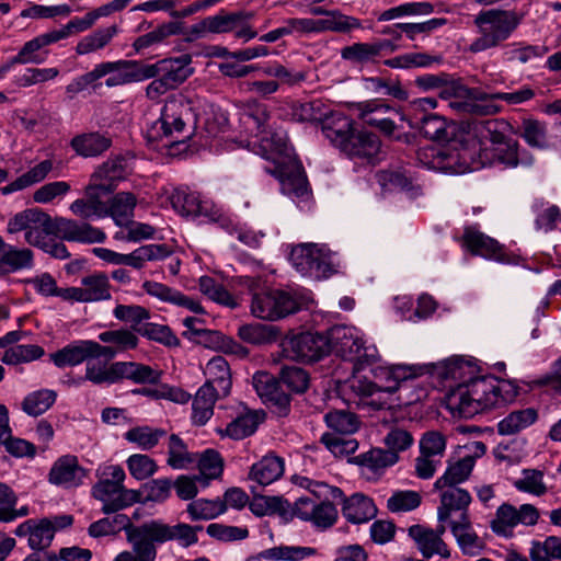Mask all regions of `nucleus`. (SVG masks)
<instances>
[{"label": "nucleus", "instance_id": "nucleus-1", "mask_svg": "<svg viewBox=\"0 0 561 561\" xmlns=\"http://www.w3.org/2000/svg\"><path fill=\"white\" fill-rule=\"evenodd\" d=\"M7 229L9 233L23 231L26 243L59 260L69 257L70 253L56 238L89 244L103 243L106 240V233L98 227L64 217L51 218L38 208H28L15 214L8 221Z\"/></svg>", "mask_w": 561, "mask_h": 561}, {"label": "nucleus", "instance_id": "nucleus-2", "mask_svg": "<svg viewBox=\"0 0 561 561\" xmlns=\"http://www.w3.org/2000/svg\"><path fill=\"white\" fill-rule=\"evenodd\" d=\"M518 388L511 381L493 376H481L459 383L446 398L448 409L460 417L476 414L512 402Z\"/></svg>", "mask_w": 561, "mask_h": 561}, {"label": "nucleus", "instance_id": "nucleus-3", "mask_svg": "<svg viewBox=\"0 0 561 561\" xmlns=\"http://www.w3.org/2000/svg\"><path fill=\"white\" fill-rule=\"evenodd\" d=\"M202 526L180 523L169 525L160 519L146 522L127 530V541L131 550L119 552L113 561H156L157 545L176 540L182 547H190L198 541L197 531Z\"/></svg>", "mask_w": 561, "mask_h": 561}, {"label": "nucleus", "instance_id": "nucleus-4", "mask_svg": "<svg viewBox=\"0 0 561 561\" xmlns=\"http://www.w3.org/2000/svg\"><path fill=\"white\" fill-rule=\"evenodd\" d=\"M250 145L256 154L274 162V169L267 171L279 179L285 194L299 198L308 197L307 180L299 167L293 164L291 173L286 169L287 160L290 161V148L283 129H275L272 126L263 128L261 133L255 134V140Z\"/></svg>", "mask_w": 561, "mask_h": 561}, {"label": "nucleus", "instance_id": "nucleus-5", "mask_svg": "<svg viewBox=\"0 0 561 561\" xmlns=\"http://www.w3.org/2000/svg\"><path fill=\"white\" fill-rule=\"evenodd\" d=\"M423 374L424 367L416 365H377L373 368L375 381L364 377H354L351 381V389L363 403L371 405L374 409H382L388 405L389 397L400 390L404 382Z\"/></svg>", "mask_w": 561, "mask_h": 561}, {"label": "nucleus", "instance_id": "nucleus-6", "mask_svg": "<svg viewBox=\"0 0 561 561\" xmlns=\"http://www.w3.org/2000/svg\"><path fill=\"white\" fill-rule=\"evenodd\" d=\"M198 105V99L184 94L168 98L159 119L147 130L148 140L154 142L163 137L174 138L176 141L190 139L196 128Z\"/></svg>", "mask_w": 561, "mask_h": 561}, {"label": "nucleus", "instance_id": "nucleus-7", "mask_svg": "<svg viewBox=\"0 0 561 561\" xmlns=\"http://www.w3.org/2000/svg\"><path fill=\"white\" fill-rule=\"evenodd\" d=\"M111 359H88L84 376L73 380L80 386L83 381H90L96 386H111L123 379L135 383L156 385L161 378V373L152 367L137 362H113Z\"/></svg>", "mask_w": 561, "mask_h": 561}, {"label": "nucleus", "instance_id": "nucleus-8", "mask_svg": "<svg viewBox=\"0 0 561 561\" xmlns=\"http://www.w3.org/2000/svg\"><path fill=\"white\" fill-rule=\"evenodd\" d=\"M294 482L298 486L308 490L314 497L321 501L319 504H316L309 497H299L295 502V515L302 520L312 522L318 527H331L337 518V510L330 500L342 499V490L302 476L295 477Z\"/></svg>", "mask_w": 561, "mask_h": 561}, {"label": "nucleus", "instance_id": "nucleus-9", "mask_svg": "<svg viewBox=\"0 0 561 561\" xmlns=\"http://www.w3.org/2000/svg\"><path fill=\"white\" fill-rule=\"evenodd\" d=\"M522 19L523 16L514 10L480 11L473 20L478 36L471 42L468 50L478 54L500 46L511 37Z\"/></svg>", "mask_w": 561, "mask_h": 561}, {"label": "nucleus", "instance_id": "nucleus-10", "mask_svg": "<svg viewBox=\"0 0 561 561\" xmlns=\"http://www.w3.org/2000/svg\"><path fill=\"white\" fill-rule=\"evenodd\" d=\"M96 477L98 482L92 488V495L102 502L101 511L104 514L116 513L139 501L138 491L124 486L126 473L121 466L100 465L96 469Z\"/></svg>", "mask_w": 561, "mask_h": 561}, {"label": "nucleus", "instance_id": "nucleus-11", "mask_svg": "<svg viewBox=\"0 0 561 561\" xmlns=\"http://www.w3.org/2000/svg\"><path fill=\"white\" fill-rule=\"evenodd\" d=\"M329 351L355 363L357 370L365 366L375 365L379 360V353L375 345H366L363 333L355 327L335 325L330 329Z\"/></svg>", "mask_w": 561, "mask_h": 561}, {"label": "nucleus", "instance_id": "nucleus-12", "mask_svg": "<svg viewBox=\"0 0 561 561\" xmlns=\"http://www.w3.org/2000/svg\"><path fill=\"white\" fill-rule=\"evenodd\" d=\"M470 129L490 146L481 142L479 158L483 165L502 164L505 168H513L518 164L517 144L504 141V135L497 130L495 121H482L473 123Z\"/></svg>", "mask_w": 561, "mask_h": 561}, {"label": "nucleus", "instance_id": "nucleus-13", "mask_svg": "<svg viewBox=\"0 0 561 561\" xmlns=\"http://www.w3.org/2000/svg\"><path fill=\"white\" fill-rule=\"evenodd\" d=\"M438 90L439 98L457 113L485 116L501 111L500 105H492L488 101L483 91L456 81H447V77Z\"/></svg>", "mask_w": 561, "mask_h": 561}, {"label": "nucleus", "instance_id": "nucleus-14", "mask_svg": "<svg viewBox=\"0 0 561 561\" xmlns=\"http://www.w3.org/2000/svg\"><path fill=\"white\" fill-rule=\"evenodd\" d=\"M301 308V299L295 293L267 289L253 294L251 313L259 319L276 321Z\"/></svg>", "mask_w": 561, "mask_h": 561}, {"label": "nucleus", "instance_id": "nucleus-15", "mask_svg": "<svg viewBox=\"0 0 561 561\" xmlns=\"http://www.w3.org/2000/svg\"><path fill=\"white\" fill-rule=\"evenodd\" d=\"M95 66L100 79L107 76L105 80L107 88L149 80L148 64L140 60L119 59L116 61H104Z\"/></svg>", "mask_w": 561, "mask_h": 561}, {"label": "nucleus", "instance_id": "nucleus-16", "mask_svg": "<svg viewBox=\"0 0 561 561\" xmlns=\"http://www.w3.org/2000/svg\"><path fill=\"white\" fill-rule=\"evenodd\" d=\"M284 355L291 360L314 362L329 353L327 336L318 333H300L286 339L283 343Z\"/></svg>", "mask_w": 561, "mask_h": 561}, {"label": "nucleus", "instance_id": "nucleus-17", "mask_svg": "<svg viewBox=\"0 0 561 561\" xmlns=\"http://www.w3.org/2000/svg\"><path fill=\"white\" fill-rule=\"evenodd\" d=\"M539 519L538 510L531 504H523L518 508L504 503L495 513V517L491 522V529L500 536H512L514 527L517 525L533 526Z\"/></svg>", "mask_w": 561, "mask_h": 561}, {"label": "nucleus", "instance_id": "nucleus-18", "mask_svg": "<svg viewBox=\"0 0 561 561\" xmlns=\"http://www.w3.org/2000/svg\"><path fill=\"white\" fill-rule=\"evenodd\" d=\"M461 241L462 247L474 255L504 264L515 262L514 257L506 252L504 245L480 231L476 226L465 228Z\"/></svg>", "mask_w": 561, "mask_h": 561}, {"label": "nucleus", "instance_id": "nucleus-19", "mask_svg": "<svg viewBox=\"0 0 561 561\" xmlns=\"http://www.w3.org/2000/svg\"><path fill=\"white\" fill-rule=\"evenodd\" d=\"M111 350L92 340H77L49 355L58 368L78 366L88 359L101 358V354H110Z\"/></svg>", "mask_w": 561, "mask_h": 561}, {"label": "nucleus", "instance_id": "nucleus-20", "mask_svg": "<svg viewBox=\"0 0 561 561\" xmlns=\"http://www.w3.org/2000/svg\"><path fill=\"white\" fill-rule=\"evenodd\" d=\"M173 209L182 216L215 219L218 215L214 204L186 187H176L169 195Z\"/></svg>", "mask_w": 561, "mask_h": 561}, {"label": "nucleus", "instance_id": "nucleus-21", "mask_svg": "<svg viewBox=\"0 0 561 561\" xmlns=\"http://www.w3.org/2000/svg\"><path fill=\"white\" fill-rule=\"evenodd\" d=\"M66 301L98 302L111 299V284L104 273H93L81 278L79 287H69Z\"/></svg>", "mask_w": 561, "mask_h": 561}, {"label": "nucleus", "instance_id": "nucleus-22", "mask_svg": "<svg viewBox=\"0 0 561 561\" xmlns=\"http://www.w3.org/2000/svg\"><path fill=\"white\" fill-rule=\"evenodd\" d=\"M358 118L365 124L378 128L386 135H391L396 124L391 115H399V112L381 99H373L359 102L355 105Z\"/></svg>", "mask_w": 561, "mask_h": 561}, {"label": "nucleus", "instance_id": "nucleus-23", "mask_svg": "<svg viewBox=\"0 0 561 561\" xmlns=\"http://www.w3.org/2000/svg\"><path fill=\"white\" fill-rule=\"evenodd\" d=\"M191 64L192 56L188 54L148 64V79L162 76L175 89L193 75Z\"/></svg>", "mask_w": 561, "mask_h": 561}, {"label": "nucleus", "instance_id": "nucleus-24", "mask_svg": "<svg viewBox=\"0 0 561 561\" xmlns=\"http://www.w3.org/2000/svg\"><path fill=\"white\" fill-rule=\"evenodd\" d=\"M131 159L117 156L107 159L91 176V183L101 188L103 194L111 193L117 183L125 180L131 171Z\"/></svg>", "mask_w": 561, "mask_h": 561}, {"label": "nucleus", "instance_id": "nucleus-25", "mask_svg": "<svg viewBox=\"0 0 561 561\" xmlns=\"http://www.w3.org/2000/svg\"><path fill=\"white\" fill-rule=\"evenodd\" d=\"M87 477V470L79 465L73 455L59 457L51 466L48 481L57 486L72 489L81 485Z\"/></svg>", "mask_w": 561, "mask_h": 561}, {"label": "nucleus", "instance_id": "nucleus-26", "mask_svg": "<svg viewBox=\"0 0 561 561\" xmlns=\"http://www.w3.org/2000/svg\"><path fill=\"white\" fill-rule=\"evenodd\" d=\"M472 447L474 455H468L455 462L448 463L444 474L434 483L436 490H442L446 486H456L469 478L474 468L476 458L484 455L486 450L485 445L481 442H474Z\"/></svg>", "mask_w": 561, "mask_h": 561}, {"label": "nucleus", "instance_id": "nucleus-27", "mask_svg": "<svg viewBox=\"0 0 561 561\" xmlns=\"http://www.w3.org/2000/svg\"><path fill=\"white\" fill-rule=\"evenodd\" d=\"M264 419L263 411L244 409L225 427L216 428V433L220 437L240 440L253 435Z\"/></svg>", "mask_w": 561, "mask_h": 561}, {"label": "nucleus", "instance_id": "nucleus-28", "mask_svg": "<svg viewBox=\"0 0 561 561\" xmlns=\"http://www.w3.org/2000/svg\"><path fill=\"white\" fill-rule=\"evenodd\" d=\"M58 43L53 31L45 32L25 42L18 54L10 59L11 65H41L46 61L49 51L47 46Z\"/></svg>", "mask_w": 561, "mask_h": 561}, {"label": "nucleus", "instance_id": "nucleus-29", "mask_svg": "<svg viewBox=\"0 0 561 561\" xmlns=\"http://www.w3.org/2000/svg\"><path fill=\"white\" fill-rule=\"evenodd\" d=\"M440 504L437 507V519L439 523H445L450 519L451 514L460 512L459 517H470L469 505L472 502L470 493L457 486H446L440 492Z\"/></svg>", "mask_w": 561, "mask_h": 561}, {"label": "nucleus", "instance_id": "nucleus-30", "mask_svg": "<svg viewBox=\"0 0 561 561\" xmlns=\"http://www.w3.org/2000/svg\"><path fill=\"white\" fill-rule=\"evenodd\" d=\"M449 528L456 542L465 556L477 557L482 553L485 543L473 529L470 517L449 520Z\"/></svg>", "mask_w": 561, "mask_h": 561}, {"label": "nucleus", "instance_id": "nucleus-31", "mask_svg": "<svg viewBox=\"0 0 561 561\" xmlns=\"http://www.w3.org/2000/svg\"><path fill=\"white\" fill-rule=\"evenodd\" d=\"M34 265V253L31 249L16 247L2 240L0 244V277L30 270Z\"/></svg>", "mask_w": 561, "mask_h": 561}, {"label": "nucleus", "instance_id": "nucleus-32", "mask_svg": "<svg viewBox=\"0 0 561 561\" xmlns=\"http://www.w3.org/2000/svg\"><path fill=\"white\" fill-rule=\"evenodd\" d=\"M324 137L342 152L355 134L354 122L342 112L333 111L322 126Z\"/></svg>", "mask_w": 561, "mask_h": 561}, {"label": "nucleus", "instance_id": "nucleus-33", "mask_svg": "<svg viewBox=\"0 0 561 561\" xmlns=\"http://www.w3.org/2000/svg\"><path fill=\"white\" fill-rule=\"evenodd\" d=\"M311 34L334 32L342 34H350L356 30L363 28L362 21L355 16L346 15L340 10H331V13L323 19H311Z\"/></svg>", "mask_w": 561, "mask_h": 561}, {"label": "nucleus", "instance_id": "nucleus-34", "mask_svg": "<svg viewBox=\"0 0 561 561\" xmlns=\"http://www.w3.org/2000/svg\"><path fill=\"white\" fill-rule=\"evenodd\" d=\"M409 536L415 541L422 556L426 559L435 554L442 558H449L450 551L439 535L434 529L422 525H413L409 528Z\"/></svg>", "mask_w": 561, "mask_h": 561}, {"label": "nucleus", "instance_id": "nucleus-35", "mask_svg": "<svg viewBox=\"0 0 561 561\" xmlns=\"http://www.w3.org/2000/svg\"><path fill=\"white\" fill-rule=\"evenodd\" d=\"M142 289L150 296L179 307H183L194 313H203L202 305L193 298L173 289L162 283L146 280L142 284Z\"/></svg>", "mask_w": 561, "mask_h": 561}, {"label": "nucleus", "instance_id": "nucleus-36", "mask_svg": "<svg viewBox=\"0 0 561 561\" xmlns=\"http://www.w3.org/2000/svg\"><path fill=\"white\" fill-rule=\"evenodd\" d=\"M100 193L101 188L90 182L85 188V197L71 203L72 214L83 219L106 217V204L101 201Z\"/></svg>", "mask_w": 561, "mask_h": 561}, {"label": "nucleus", "instance_id": "nucleus-37", "mask_svg": "<svg viewBox=\"0 0 561 561\" xmlns=\"http://www.w3.org/2000/svg\"><path fill=\"white\" fill-rule=\"evenodd\" d=\"M99 340L110 345H103L111 350L110 354H101V358L113 359L118 353L134 350L139 343L135 331L128 329L107 330L99 334Z\"/></svg>", "mask_w": 561, "mask_h": 561}, {"label": "nucleus", "instance_id": "nucleus-38", "mask_svg": "<svg viewBox=\"0 0 561 561\" xmlns=\"http://www.w3.org/2000/svg\"><path fill=\"white\" fill-rule=\"evenodd\" d=\"M317 554L312 547L279 545L262 550L256 556H251L247 561H301Z\"/></svg>", "mask_w": 561, "mask_h": 561}, {"label": "nucleus", "instance_id": "nucleus-39", "mask_svg": "<svg viewBox=\"0 0 561 561\" xmlns=\"http://www.w3.org/2000/svg\"><path fill=\"white\" fill-rule=\"evenodd\" d=\"M70 146L77 154L92 158L105 152L112 146V139L99 131L83 133L75 136Z\"/></svg>", "mask_w": 561, "mask_h": 561}, {"label": "nucleus", "instance_id": "nucleus-40", "mask_svg": "<svg viewBox=\"0 0 561 561\" xmlns=\"http://www.w3.org/2000/svg\"><path fill=\"white\" fill-rule=\"evenodd\" d=\"M207 380L204 385L216 388L219 394L228 396L231 389V373L228 362L222 356H214L205 367Z\"/></svg>", "mask_w": 561, "mask_h": 561}, {"label": "nucleus", "instance_id": "nucleus-41", "mask_svg": "<svg viewBox=\"0 0 561 561\" xmlns=\"http://www.w3.org/2000/svg\"><path fill=\"white\" fill-rule=\"evenodd\" d=\"M342 513L348 522L360 524L374 518L377 508L371 499L364 494L355 493L343 501Z\"/></svg>", "mask_w": 561, "mask_h": 561}, {"label": "nucleus", "instance_id": "nucleus-42", "mask_svg": "<svg viewBox=\"0 0 561 561\" xmlns=\"http://www.w3.org/2000/svg\"><path fill=\"white\" fill-rule=\"evenodd\" d=\"M380 140L377 135L358 131L355 133L344 153L351 158L366 159L368 162H374L380 152Z\"/></svg>", "mask_w": 561, "mask_h": 561}, {"label": "nucleus", "instance_id": "nucleus-43", "mask_svg": "<svg viewBox=\"0 0 561 561\" xmlns=\"http://www.w3.org/2000/svg\"><path fill=\"white\" fill-rule=\"evenodd\" d=\"M222 396L216 388L203 385L196 392L192 403V421L195 425H205L214 414L216 401Z\"/></svg>", "mask_w": 561, "mask_h": 561}, {"label": "nucleus", "instance_id": "nucleus-44", "mask_svg": "<svg viewBox=\"0 0 561 561\" xmlns=\"http://www.w3.org/2000/svg\"><path fill=\"white\" fill-rule=\"evenodd\" d=\"M252 383L263 400L273 402L280 408H286L289 404V397L284 393L280 383L271 374L265 371L254 374Z\"/></svg>", "mask_w": 561, "mask_h": 561}, {"label": "nucleus", "instance_id": "nucleus-45", "mask_svg": "<svg viewBox=\"0 0 561 561\" xmlns=\"http://www.w3.org/2000/svg\"><path fill=\"white\" fill-rule=\"evenodd\" d=\"M283 473L284 460L275 455H266L251 467L249 478L260 485H268Z\"/></svg>", "mask_w": 561, "mask_h": 561}, {"label": "nucleus", "instance_id": "nucleus-46", "mask_svg": "<svg viewBox=\"0 0 561 561\" xmlns=\"http://www.w3.org/2000/svg\"><path fill=\"white\" fill-rule=\"evenodd\" d=\"M53 168L54 164L51 160H43L35 164L34 167H32L26 172H24L23 174H21L19 178H16L8 185L0 187V191L3 195H9L14 192L25 190L37 183H41L53 171Z\"/></svg>", "mask_w": 561, "mask_h": 561}, {"label": "nucleus", "instance_id": "nucleus-47", "mask_svg": "<svg viewBox=\"0 0 561 561\" xmlns=\"http://www.w3.org/2000/svg\"><path fill=\"white\" fill-rule=\"evenodd\" d=\"M423 134L435 141L450 142L456 138L458 126L453 122H447L437 114H427L422 118Z\"/></svg>", "mask_w": 561, "mask_h": 561}, {"label": "nucleus", "instance_id": "nucleus-48", "mask_svg": "<svg viewBox=\"0 0 561 561\" xmlns=\"http://www.w3.org/2000/svg\"><path fill=\"white\" fill-rule=\"evenodd\" d=\"M171 250L165 244H146L135 249L128 254H124L123 265L135 270H141L147 262L160 261L168 257Z\"/></svg>", "mask_w": 561, "mask_h": 561}, {"label": "nucleus", "instance_id": "nucleus-49", "mask_svg": "<svg viewBox=\"0 0 561 561\" xmlns=\"http://www.w3.org/2000/svg\"><path fill=\"white\" fill-rule=\"evenodd\" d=\"M137 198L129 192H121L114 195L106 205V217L110 216L114 222L123 227L134 217Z\"/></svg>", "mask_w": 561, "mask_h": 561}, {"label": "nucleus", "instance_id": "nucleus-50", "mask_svg": "<svg viewBox=\"0 0 561 561\" xmlns=\"http://www.w3.org/2000/svg\"><path fill=\"white\" fill-rule=\"evenodd\" d=\"M317 243H301L291 249L289 261L295 270L302 276L309 274H323L319 265H316Z\"/></svg>", "mask_w": 561, "mask_h": 561}, {"label": "nucleus", "instance_id": "nucleus-51", "mask_svg": "<svg viewBox=\"0 0 561 561\" xmlns=\"http://www.w3.org/2000/svg\"><path fill=\"white\" fill-rule=\"evenodd\" d=\"M183 34V23L181 22H167L149 33H146L135 39L133 47L136 51L147 49L152 46L162 44L167 38L173 35Z\"/></svg>", "mask_w": 561, "mask_h": 561}, {"label": "nucleus", "instance_id": "nucleus-52", "mask_svg": "<svg viewBox=\"0 0 561 561\" xmlns=\"http://www.w3.org/2000/svg\"><path fill=\"white\" fill-rule=\"evenodd\" d=\"M355 459L356 463L363 468L368 469L374 473H380L383 472L385 469L394 466L399 461L400 457L396 456L394 453L389 449L375 447L358 455Z\"/></svg>", "mask_w": 561, "mask_h": 561}, {"label": "nucleus", "instance_id": "nucleus-53", "mask_svg": "<svg viewBox=\"0 0 561 561\" xmlns=\"http://www.w3.org/2000/svg\"><path fill=\"white\" fill-rule=\"evenodd\" d=\"M197 460V455L188 451L186 444L179 435L172 434L168 442L167 465L174 470L187 469Z\"/></svg>", "mask_w": 561, "mask_h": 561}, {"label": "nucleus", "instance_id": "nucleus-54", "mask_svg": "<svg viewBox=\"0 0 561 561\" xmlns=\"http://www.w3.org/2000/svg\"><path fill=\"white\" fill-rule=\"evenodd\" d=\"M537 411L533 408L511 412L497 424V432L501 435H514L536 422Z\"/></svg>", "mask_w": 561, "mask_h": 561}, {"label": "nucleus", "instance_id": "nucleus-55", "mask_svg": "<svg viewBox=\"0 0 561 561\" xmlns=\"http://www.w3.org/2000/svg\"><path fill=\"white\" fill-rule=\"evenodd\" d=\"M270 119L271 114L267 105L255 100L244 105L241 122L251 131L259 134L263 128L270 127Z\"/></svg>", "mask_w": 561, "mask_h": 561}, {"label": "nucleus", "instance_id": "nucleus-56", "mask_svg": "<svg viewBox=\"0 0 561 561\" xmlns=\"http://www.w3.org/2000/svg\"><path fill=\"white\" fill-rule=\"evenodd\" d=\"M254 14L252 12L238 11V12H224L220 11L216 15L207 16L208 31L211 34L229 33L239 27L243 20H252Z\"/></svg>", "mask_w": 561, "mask_h": 561}, {"label": "nucleus", "instance_id": "nucleus-57", "mask_svg": "<svg viewBox=\"0 0 561 561\" xmlns=\"http://www.w3.org/2000/svg\"><path fill=\"white\" fill-rule=\"evenodd\" d=\"M533 210L536 214L535 227L539 231H552L561 224V211L556 205L539 198L535 199Z\"/></svg>", "mask_w": 561, "mask_h": 561}, {"label": "nucleus", "instance_id": "nucleus-58", "mask_svg": "<svg viewBox=\"0 0 561 561\" xmlns=\"http://www.w3.org/2000/svg\"><path fill=\"white\" fill-rule=\"evenodd\" d=\"M117 33L118 27L116 25L99 28L78 42L76 53L78 55H88L100 50L104 48Z\"/></svg>", "mask_w": 561, "mask_h": 561}, {"label": "nucleus", "instance_id": "nucleus-59", "mask_svg": "<svg viewBox=\"0 0 561 561\" xmlns=\"http://www.w3.org/2000/svg\"><path fill=\"white\" fill-rule=\"evenodd\" d=\"M545 474L537 469H523L520 478L513 482L515 489L535 496H542L547 493L548 486L545 482Z\"/></svg>", "mask_w": 561, "mask_h": 561}, {"label": "nucleus", "instance_id": "nucleus-60", "mask_svg": "<svg viewBox=\"0 0 561 561\" xmlns=\"http://www.w3.org/2000/svg\"><path fill=\"white\" fill-rule=\"evenodd\" d=\"M333 111L324 101L317 99L296 106L294 116L300 122H320L323 125Z\"/></svg>", "mask_w": 561, "mask_h": 561}, {"label": "nucleus", "instance_id": "nucleus-61", "mask_svg": "<svg viewBox=\"0 0 561 561\" xmlns=\"http://www.w3.org/2000/svg\"><path fill=\"white\" fill-rule=\"evenodd\" d=\"M57 393L50 389H41L28 393L23 402L22 409L32 416L46 412L56 401Z\"/></svg>", "mask_w": 561, "mask_h": 561}, {"label": "nucleus", "instance_id": "nucleus-62", "mask_svg": "<svg viewBox=\"0 0 561 561\" xmlns=\"http://www.w3.org/2000/svg\"><path fill=\"white\" fill-rule=\"evenodd\" d=\"M238 336L245 343L261 345L275 340L276 330L267 324L247 323L238 328Z\"/></svg>", "mask_w": 561, "mask_h": 561}, {"label": "nucleus", "instance_id": "nucleus-63", "mask_svg": "<svg viewBox=\"0 0 561 561\" xmlns=\"http://www.w3.org/2000/svg\"><path fill=\"white\" fill-rule=\"evenodd\" d=\"M377 182L383 191H409L412 188L413 179L403 169L382 170L376 174Z\"/></svg>", "mask_w": 561, "mask_h": 561}, {"label": "nucleus", "instance_id": "nucleus-64", "mask_svg": "<svg viewBox=\"0 0 561 561\" xmlns=\"http://www.w3.org/2000/svg\"><path fill=\"white\" fill-rule=\"evenodd\" d=\"M324 421L331 430L337 434L350 435L355 433L359 427L357 416L345 410L330 411L324 415Z\"/></svg>", "mask_w": 561, "mask_h": 561}]
</instances>
